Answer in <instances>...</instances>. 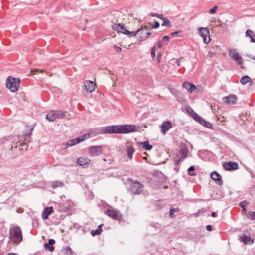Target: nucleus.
<instances>
[{
    "label": "nucleus",
    "mask_w": 255,
    "mask_h": 255,
    "mask_svg": "<svg viewBox=\"0 0 255 255\" xmlns=\"http://www.w3.org/2000/svg\"><path fill=\"white\" fill-rule=\"evenodd\" d=\"M152 33L150 31H145L140 32V35H139V40L140 41H144L148 39Z\"/></svg>",
    "instance_id": "obj_22"
},
{
    "label": "nucleus",
    "mask_w": 255,
    "mask_h": 255,
    "mask_svg": "<svg viewBox=\"0 0 255 255\" xmlns=\"http://www.w3.org/2000/svg\"><path fill=\"white\" fill-rule=\"evenodd\" d=\"M160 56H161V54H158L157 59V60L158 61V62H160Z\"/></svg>",
    "instance_id": "obj_53"
},
{
    "label": "nucleus",
    "mask_w": 255,
    "mask_h": 255,
    "mask_svg": "<svg viewBox=\"0 0 255 255\" xmlns=\"http://www.w3.org/2000/svg\"><path fill=\"white\" fill-rule=\"evenodd\" d=\"M162 20L163 21V23L161 24L162 26L170 27L171 26L170 21L167 18L163 17Z\"/></svg>",
    "instance_id": "obj_34"
},
{
    "label": "nucleus",
    "mask_w": 255,
    "mask_h": 255,
    "mask_svg": "<svg viewBox=\"0 0 255 255\" xmlns=\"http://www.w3.org/2000/svg\"><path fill=\"white\" fill-rule=\"evenodd\" d=\"M155 53H156V47L155 46H153L151 51V55L153 59H154L155 57Z\"/></svg>",
    "instance_id": "obj_41"
},
{
    "label": "nucleus",
    "mask_w": 255,
    "mask_h": 255,
    "mask_svg": "<svg viewBox=\"0 0 255 255\" xmlns=\"http://www.w3.org/2000/svg\"><path fill=\"white\" fill-rule=\"evenodd\" d=\"M172 127V124L170 121L164 122L160 126L161 133L165 135L168 130Z\"/></svg>",
    "instance_id": "obj_13"
},
{
    "label": "nucleus",
    "mask_w": 255,
    "mask_h": 255,
    "mask_svg": "<svg viewBox=\"0 0 255 255\" xmlns=\"http://www.w3.org/2000/svg\"><path fill=\"white\" fill-rule=\"evenodd\" d=\"M65 255H73V251L70 247H68L65 252Z\"/></svg>",
    "instance_id": "obj_38"
},
{
    "label": "nucleus",
    "mask_w": 255,
    "mask_h": 255,
    "mask_svg": "<svg viewBox=\"0 0 255 255\" xmlns=\"http://www.w3.org/2000/svg\"><path fill=\"white\" fill-rule=\"evenodd\" d=\"M103 160L105 161H106V160L105 159H104Z\"/></svg>",
    "instance_id": "obj_56"
},
{
    "label": "nucleus",
    "mask_w": 255,
    "mask_h": 255,
    "mask_svg": "<svg viewBox=\"0 0 255 255\" xmlns=\"http://www.w3.org/2000/svg\"><path fill=\"white\" fill-rule=\"evenodd\" d=\"M64 185V184L63 182L55 181L52 182L51 187L52 189H55L58 187H63Z\"/></svg>",
    "instance_id": "obj_29"
},
{
    "label": "nucleus",
    "mask_w": 255,
    "mask_h": 255,
    "mask_svg": "<svg viewBox=\"0 0 255 255\" xmlns=\"http://www.w3.org/2000/svg\"><path fill=\"white\" fill-rule=\"evenodd\" d=\"M55 243V241L54 239H49L48 243H45L44 245V248L50 251V252H53L54 250V247L53 246V245Z\"/></svg>",
    "instance_id": "obj_20"
},
{
    "label": "nucleus",
    "mask_w": 255,
    "mask_h": 255,
    "mask_svg": "<svg viewBox=\"0 0 255 255\" xmlns=\"http://www.w3.org/2000/svg\"><path fill=\"white\" fill-rule=\"evenodd\" d=\"M217 6H215L213 8L210 9L209 13L211 14H213L216 12V10L217 9Z\"/></svg>",
    "instance_id": "obj_42"
},
{
    "label": "nucleus",
    "mask_w": 255,
    "mask_h": 255,
    "mask_svg": "<svg viewBox=\"0 0 255 255\" xmlns=\"http://www.w3.org/2000/svg\"><path fill=\"white\" fill-rule=\"evenodd\" d=\"M9 239L14 243L18 244L23 240V236L21 228L18 226H14L9 230Z\"/></svg>",
    "instance_id": "obj_2"
},
{
    "label": "nucleus",
    "mask_w": 255,
    "mask_h": 255,
    "mask_svg": "<svg viewBox=\"0 0 255 255\" xmlns=\"http://www.w3.org/2000/svg\"><path fill=\"white\" fill-rule=\"evenodd\" d=\"M90 159L88 157H79L77 160V163L81 166L88 165L90 163Z\"/></svg>",
    "instance_id": "obj_18"
},
{
    "label": "nucleus",
    "mask_w": 255,
    "mask_h": 255,
    "mask_svg": "<svg viewBox=\"0 0 255 255\" xmlns=\"http://www.w3.org/2000/svg\"><path fill=\"white\" fill-rule=\"evenodd\" d=\"M157 45L158 48H161L163 46L162 43L161 41H159L157 42Z\"/></svg>",
    "instance_id": "obj_49"
},
{
    "label": "nucleus",
    "mask_w": 255,
    "mask_h": 255,
    "mask_svg": "<svg viewBox=\"0 0 255 255\" xmlns=\"http://www.w3.org/2000/svg\"><path fill=\"white\" fill-rule=\"evenodd\" d=\"M136 130V126L133 125H112L102 127L97 129L99 134H127Z\"/></svg>",
    "instance_id": "obj_1"
},
{
    "label": "nucleus",
    "mask_w": 255,
    "mask_h": 255,
    "mask_svg": "<svg viewBox=\"0 0 255 255\" xmlns=\"http://www.w3.org/2000/svg\"><path fill=\"white\" fill-rule=\"evenodd\" d=\"M7 255H17L15 253H10V254H8Z\"/></svg>",
    "instance_id": "obj_55"
},
{
    "label": "nucleus",
    "mask_w": 255,
    "mask_h": 255,
    "mask_svg": "<svg viewBox=\"0 0 255 255\" xmlns=\"http://www.w3.org/2000/svg\"><path fill=\"white\" fill-rule=\"evenodd\" d=\"M240 241L245 245L247 244H253L254 243V240H252L251 237L246 235H244L242 236H240Z\"/></svg>",
    "instance_id": "obj_21"
},
{
    "label": "nucleus",
    "mask_w": 255,
    "mask_h": 255,
    "mask_svg": "<svg viewBox=\"0 0 255 255\" xmlns=\"http://www.w3.org/2000/svg\"><path fill=\"white\" fill-rule=\"evenodd\" d=\"M112 27L114 30L117 31L118 33H122L125 35H128L129 33V31L127 30L124 25L120 23L113 24Z\"/></svg>",
    "instance_id": "obj_9"
},
{
    "label": "nucleus",
    "mask_w": 255,
    "mask_h": 255,
    "mask_svg": "<svg viewBox=\"0 0 255 255\" xmlns=\"http://www.w3.org/2000/svg\"><path fill=\"white\" fill-rule=\"evenodd\" d=\"M53 212V207H49L45 208L42 213V218L43 220L48 219L49 216Z\"/></svg>",
    "instance_id": "obj_17"
},
{
    "label": "nucleus",
    "mask_w": 255,
    "mask_h": 255,
    "mask_svg": "<svg viewBox=\"0 0 255 255\" xmlns=\"http://www.w3.org/2000/svg\"><path fill=\"white\" fill-rule=\"evenodd\" d=\"M105 214L112 219L116 220H121L123 217L120 212L115 209H108L105 211Z\"/></svg>",
    "instance_id": "obj_6"
},
{
    "label": "nucleus",
    "mask_w": 255,
    "mask_h": 255,
    "mask_svg": "<svg viewBox=\"0 0 255 255\" xmlns=\"http://www.w3.org/2000/svg\"><path fill=\"white\" fill-rule=\"evenodd\" d=\"M102 152V146H93L89 150V154L92 156H98Z\"/></svg>",
    "instance_id": "obj_10"
},
{
    "label": "nucleus",
    "mask_w": 255,
    "mask_h": 255,
    "mask_svg": "<svg viewBox=\"0 0 255 255\" xmlns=\"http://www.w3.org/2000/svg\"><path fill=\"white\" fill-rule=\"evenodd\" d=\"M188 152L189 151L187 148L185 147H182L180 151L181 157L177 161L181 162L183 160H184V159H185L188 156Z\"/></svg>",
    "instance_id": "obj_19"
},
{
    "label": "nucleus",
    "mask_w": 255,
    "mask_h": 255,
    "mask_svg": "<svg viewBox=\"0 0 255 255\" xmlns=\"http://www.w3.org/2000/svg\"><path fill=\"white\" fill-rule=\"evenodd\" d=\"M162 39L163 40H166V41H168L169 40V37L168 36H167V35L164 36L163 37V38H162Z\"/></svg>",
    "instance_id": "obj_51"
},
{
    "label": "nucleus",
    "mask_w": 255,
    "mask_h": 255,
    "mask_svg": "<svg viewBox=\"0 0 255 255\" xmlns=\"http://www.w3.org/2000/svg\"><path fill=\"white\" fill-rule=\"evenodd\" d=\"M150 15L152 17H157L158 18H160V19H163V16L162 14H157V13H151L150 14Z\"/></svg>",
    "instance_id": "obj_39"
},
{
    "label": "nucleus",
    "mask_w": 255,
    "mask_h": 255,
    "mask_svg": "<svg viewBox=\"0 0 255 255\" xmlns=\"http://www.w3.org/2000/svg\"><path fill=\"white\" fill-rule=\"evenodd\" d=\"M66 112L62 111H50L46 116V118L50 122H53L56 119H60L65 116Z\"/></svg>",
    "instance_id": "obj_5"
},
{
    "label": "nucleus",
    "mask_w": 255,
    "mask_h": 255,
    "mask_svg": "<svg viewBox=\"0 0 255 255\" xmlns=\"http://www.w3.org/2000/svg\"><path fill=\"white\" fill-rule=\"evenodd\" d=\"M229 56L235 62L239 64H241L243 62L242 57L240 54L237 52L236 49H232L229 51Z\"/></svg>",
    "instance_id": "obj_8"
},
{
    "label": "nucleus",
    "mask_w": 255,
    "mask_h": 255,
    "mask_svg": "<svg viewBox=\"0 0 255 255\" xmlns=\"http://www.w3.org/2000/svg\"><path fill=\"white\" fill-rule=\"evenodd\" d=\"M181 59H182V58H180V59H177V61H176L177 65V66H180V60H181Z\"/></svg>",
    "instance_id": "obj_52"
},
{
    "label": "nucleus",
    "mask_w": 255,
    "mask_h": 255,
    "mask_svg": "<svg viewBox=\"0 0 255 255\" xmlns=\"http://www.w3.org/2000/svg\"><path fill=\"white\" fill-rule=\"evenodd\" d=\"M224 102L229 105H233L236 103V97L235 95H230L223 98Z\"/></svg>",
    "instance_id": "obj_16"
},
{
    "label": "nucleus",
    "mask_w": 255,
    "mask_h": 255,
    "mask_svg": "<svg viewBox=\"0 0 255 255\" xmlns=\"http://www.w3.org/2000/svg\"><path fill=\"white\" fill-rule=\"evenodd\" d=\"M140 28H143L144 31H148V30H151V28H150V27L148 26H147V25L144 26H142Z\"/></svg>",
    "instance_id": "obj_47"
},
{
    "label": "nucleus",
    "mask_w": 255,
    "mask_h": 255,
    "mask_svg": "<svg viewBox=\"0 0 255 255\" xmlns=\"http://www.w3.org/2000/svg\"><path fill=\"white\" fill-rule=\"evenodd\" d=\"M206 229L209 231H211L212 230V226L211 225H208L206 226Z\"/></svg>",
    "instance_id": "obj_48"
},
{
    "label": "nucleus",
    "mask_w": 255,
    "mask_h": 255,
    "mask_svg": "<svg viewBox=\"0 0 255 255\" xmlns=\"http://www.w3.org/2000/svg\"><path fill=\"white\" fill-rule=\"evenodd\" d=\"M211 177L217 184L222 185L223 183L222 177L220 174L216 171H214L211 173Z\"/></svg>",
    "instance_id": "obj_12"
},
{
    "label": "nucleus",
    "mask_w": 255,
    "mask_h": 255,
    "mask_svg": "<svg viewBox=\"0 0 255 255\" xmlns=\"http://www.w3.org/2000/svg\"><path fill=\"white\" fill-rule=\"evenodd\" d=\"M250 80V78L248 75H246V76L242 77L241 78L240 82L242 84L245 85V84H247Z\"/></svg>",
    "instance_id": "obj_33"
},
{
    "label": "nucleus",
    "mask_w": 255,
    "mask_h": 255,
    "mask_svg": "<svg viewBox=\"0 0 255 255\" xmlns=\"http://www.w3.org/2000/svg\"><path fill=\"white\" fill-rule=\"evenodd\" d=\"M179 211L180 209L179 208L171 209L170 211V217L172 218H174L175 216L174 215V213H175V212H179Z\"/></svg>",
    "instance_id": "obj_36"
},
{
    "label": "nucleus",
    "mask_w": 255,
    "mask_h": 255,
    "mask_svg": "<svg viewBox=\"0 0 255 255\" xmlns=\"http://www.w3.org/2000/svg\"><path fill=\"white\" fill-rule=\"evenodd\" d=\"M140 144L143 145V148L147 150H150L153 148L152 145H150L148 141H146L144 142H140Z\"/></svg>",
    "instance_id": "obj_32"
},
{
    "label": "nucleus",
    "mask_w": 255,
    "mask_h": 255,
    "mask_svg": "<svg viewBox=\"0 0 255 255\" xmlns=\"http://www.w3.org/2000/svg\"><path fill=\"white\" fill-rule=\"evenodd\" d=\"M248 204L249 202L246 200L242 201L239 203V206L242 208V214L243 215H246L247 214L246 206Z\"/></svg>",
    "instance_id": "obj_26"
},
{
    "label": "nucleus",
    "mask_w": 255,
    "mask_h": 255,
    "mask_svg": "<svg viewBox=\"0 0 255 255\" xmlns=\"http://www.w3.org/2000/svg\"><path fill=\"white\" fill-rule=\"evenodd\" d=\"M20 79L18 78L8 77L6 81V85L11 92H15L18 90L20 84Z\"/></svg>",
    "instance_id": "obj_3"
},
{
    "label": "nucleus",
    "mask_w": 255,
    "mask_h": 255,
    "mask_svg": "<svg viewBox=\"0 0 255 255\" xmlns=\"http://www.w3.org/2000/svg\"><path fill=\"white\" fill-rule=\"evenodd\" d=\"M199 123L210 129L213 128V125L210 122L206 121L204 119L203 122L200 121Z\"/></svg>",
    "instance_id": "obj_31"
},
{
    "label": "nucleus",
    "mask_w": 255,
    "mask_h": 255,
    "mask_svg": "<svg viewBox=\"0 0 255 255\" xmlns=\"http://www.w3.org/2000/svg\"><path fill=\"white\" fill-rule=\"evenodd\" d=\"M144 32L143 28H140L136 31H129V33L128 35L130 36V37H134L137 34H138V35H140V32Z\"/></svg>",
    "instance_id": "obj_28"
},
{
    "label": "nucleus",
    "mask_w": 255,
    "mask_h": 255,
    "mask_svg": "<svg viewBox=\"0 0 255 255\" xmlns=\"http://www.w3.org/2000/svg\"><path fill=\"white\" fill-rule=\"evenodd\" d=\"M183 87L186 88L189 93H192L196 89V87L193 84L188 82H185L183 83Z\"/></svg>",
    "instance_id": "obj_23"
},
{
    "label": "nucleus",
    "mask_w": 255,
    "mask_h": 255,
    "mask_svg": "<svg viewBox=\"0 0 255 255\" xmlns=\"http://www.w3.org/2000/svg\"><path fill=\"white\" fill-rule=\"evenodd\" d=\"M194 120L200 123V121L203 122V119L197 114L195 112H193V114L191 116Z\"/></svg>",
    "instance_id": "obj_30"
},
{
    "label": "nucleus",
    "mask_w": 255,
    "mask_h": 255,
    "mask_svg": "<svg viewBox=\"0 0 255 255\" xmlns=\"http://www.w3.org/2000/svg\"><path fill=\"white\" fill-rule=\"evenodd\" d=\"M40 72L41 73H43L44 72L43 70H40L39 69H31V72L35 73V72Z\"/></svg>",
    "instance_id": "obj_45"
},
{
    "label": "nucleus",
    "mask_w": 255,
    "mask_h": 255,
    "mask_svg": "<svg viewBox=\"0 0 255 255\" xmlns=\"http://www.w3.org/2000/svg\"><path fill=\"white\" fill-rule=\"evenodd\" d=\"M90 134H85L83 135H82L81 137H78V138H80V139H82L81 140V142L84 141V140L88 138H90Z\"/></svg>",
    "instance_id": "obj_40"
},
{
    "label": "nucleus",
    "mask_w": 255,
    "mask_h": 255,
    "mask_svg": "<svg viewBox=\"0 0 255 255\" xmlns=\"http://www.w3.org/2000/svg\"><path fill=\"white\" fill-rule=\"evenodd\" d=\"M247 217L249 220H255V211L251 212L249 211L247 214Z\"/></svg>",
    "instance_id": "obj_35"
},
{
    "label": "nucleus",
    "mask_w": 255,
    "mask_h": 255,
    "mask_svg": "<svg viewBox=\"0 0 255 255\" xmlns=\"http://www.w3.org/2000/svg\"><path fill=\"white\" fill-rule=\"evenodd\" d=\"M114 48L115 49V51L118 53H120L122 51V48L120 47L116 46V45H114Z\"/></svg>",
    "instance_id": "obj_44"
},
{
    "label": "nucleus",
    "mask_w": 255,
    "mask_h": 255,
    "mask_svg": "<svg viewBox=\"0 0 255 255\" xmlns=\"http://www.w3.org/2000/svg\"><path fill=\"white\" fill-rule=\"evenodd\" d=\"M181 31L179 30V31H175V32H173L171 33V35H176V34H178L180 33H181Z\"/></svg>",
    "instance_id": "obj_50"
},
{
    "label": "nucleus",
    "mask_w": 255,
    "mask_h": 255,
    "mask_svg": "<svg viewBox=\"0 0 255 255\" xmlns=\"http://www.w3.org/2000/svg\"><path fill=\"white\" fill-rule=\"evenodd\" d=\"M135 149L132 146H128L125 151L126 154L127 156V158L129 160H132L133 159V154L135 152Z\"/></svg>",
    "instance_id": "obj_15"
},
{
    "label": "nucleus",
    "mask_w": 255,
    "mask_h": 255,
    "mask_svg": "<svg viewBox=\"0 0 255 255\" xmlns=\"http://www.w3.org/2000/svg\"><path fill=\"white\" fill-rule=\"evenodd\" d=\"M81 140L82 139H80V138H78H78L69 140L66 144V148H68L69 147L74 146V145L81 142Z\"/></svg>",
    "instance_id": "obj_24"
},
{
    "label": "nucleus",
    "mask_w": 255,
    "mask_h": 255,
    "mask_svg": "<svg viewBox=\"0 0 255 255\" xmlns=\"http://www.w3.org/2000/svg\"><path fill=\"white\" fill-rule=\"evenodd\" d=\"M84 90L87 92H92L95 89V86L92 81L87 80L84 82Z\"/></svg>",
    "instance_id": "obj_14"
},
{
    "label": "nucleus",
    "mask_w": 255,
    "mask_h": 255,
    "mask_svg": "<svg viewBox=\"0 0 255 255\" xmlns=\"http://www.w3.org/2000/svg\"><path fill=\"white\" fill-rule=\"evenodd\" d=\"M194 170H195V168L194 166H191V167H190L188 169L189 174L191 176L195 175L196 174L195 173H194V172L192 173V171L193 172Z\"/></svg>",
    "instance_id": "obj_37"
},
{
    "label": "nucleus",
    "mask_w": 255,
    "mask_h": 255,
    "mask_svg": "<svg viewBox=\"0 0 255 255\" xmlns=\"http://www.w3.org/2000/svg\"><path fill=\"white\" fill-rule=\"evenodd\" d=\"M186 110L187 111H188V112L190 114V115L191 116L192 114H193V112H195L191 107H190L189 106H188L187 108H186Z\"/></svg>",
    "instance_id": "obj_43"
},
{
    "label": "nucleus",
    "mask_w": 255,
    "mask_h": 255,
    "mask_svg": "<svg viewBox=\"0 0 255 255\" xmlns=\"http://www.w3.org/2000/svg\"><path fill=\"white\" fill-rule=\"evenodd\" d=\"M128 181L130 183L129 191L133 194H140L143 190L144 185L137 180L134 181L132 179H128Z\"/></svg>",
    "instance_id": "obj_4"
},
{
    "label": "nucleus",
    "mask_w": 255,
    "mask_h": 255,
    "mask_svg": "<svg viewBox=\"0 0 255 255\" xmlns=\"http://www.w3.org/2000/svg\"><path fill=\"white\" fill-rule=\"evenodd\" d=\"M216 215H217V214H216V212H213L212 213V214H211L212 216V217H216Z\"/></svg>",
    "instance_id": "obj_54"
},
{
    "label": "nucleus",
    "mask_w": 255,
    "mask_h": 255,
    "mask_svg": "<svg viewBox=\"0 0 255 255\" xmlns=\"http://www.w3.org/2000/svg\"><path fill=\"white\" fill-rule=\"evenodd\" d=\"M103 224H100L98 226V228L96 230H92L91 232V234L92 236H94L95 235H100L102 232V227L103 226Z\"/></svg>",
    "instance_id": "obj_27"
},
{
    "label": "nucleus",
    "mask_w": 255,
    "mask_h": 255,
    "mask_svg": "<svg viewBox=\"0 0 255 255\" xmlns=\"http://www.w3.org/2000/svg\"><path fill=\"white\" fill-rule=\"evenodd\" d=\"M160 26V23L158 21H156L154 23V24L153 25V28L154 29L158 28Z\"/></svg>",
    "instance_id": "obj_46"
},
{
    "label": "nucleus",
    "mask_w": 255,
    "mask_h": 255,
    "mask_svg": "<svg viewBox=\"0 0 255 255\" xmlns=\"http://www.w3.org/2000/svg\"><path fill=\"white\" fill-rule=\"evenodd\" d=\"M198 33L203 38V42L208 44L210 41L209 30L207 27H200L198 29Z\"/></svg>",
    "instance_id": "obj_7"
},
{
    "label": "nucleus",
    "mask_w": 255,
    "mask_h": 255,
    "mask_svg": "<svg viewBox=\"0 0 255 255\" xmlns=\"http://www.w3.org/2000/svg\"><path fill=\"white\" fill-rule=\"evenodd\" d=\"M223 167L226 170H235L238 168V164L237 162L230 161L228 162H225L223 164Z\"/></svg>",
    "instance_id": "obj_11"
},
{
    "label": "nucleus",
    "mask_w": 255,
    "mask_h": 255,
    "mask_svg": "<svg viewBox=\"0 0 255 255\" xmlns=\"http://www.w3.org/2000/svg\"><path fill=\"white\" fill-rule=\"evenodd\" d=\"M246 36L250 38V42L255 43V35L254 32L250 29L246 31Z\"/></svg>",
    "instance_id": "obj_25"
}]
</instances>
